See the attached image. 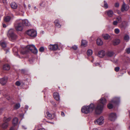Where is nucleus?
I'll use <instances>...</instances> for the list:
<instances>
[{
    "mask_svg": "<svg viewBox=\"0 0 130 130\" xmlns=\"http://www.w3.org/2000/svg\"><path fill=\"white\" fill-rule=\"evenodd\" d=\"M61 115L63 116L64 117V113L63 112H61Z\"/></svg>",
    "mask_w": 130,
    "mask_h": 130,
    "instance_id": "obj_49",
    "label": "nucleus"
},
{
    "mask_svg": "<svg viewBox=\"0 0 130 130\" xmlns=\"http://www.w3.org/2000/svg\"><path fill=\"white\" fill-rule=\"evenodd\" d=\"M120 69V68L119 67H117L115 68V70L116 72H118Z\"/></svg>",
    "mask_w": 130,
    "mask_h": 130,
    "instance_id": "obj_43",
    "label": "nucleus"
},
{
    "mask_svg": "<svg viewBox=\"0 0 130 130\" xmlns=\"http://www.w3.org/2000/svg\"><path fill=\"white\" fill-rule=\"evenodd\" d=\"M54 23L55 25L58 28L60 27L61 25L59 23V22L58 20H56L54 22Z\"/></svg>",
    "mask_w": 130,
    "mask_h": 130,
    "instance_id": "obj_24",
    "label": "nucleus"
},
{
    "mask_svg": "<svg viewBox=\"0 0 130 130\" xmlns=\"http://www.w3.org/2000/svg\"><path fill=\"white\" fill-rule=\"evenodd\" d=\"M107 15L109 17H112L113 15V12L112 10H109L106 11Z\"/></svg>",
    "mask_w": 130,
    "mask_h": 130,
    "instance_id": "obj_16",
    "label": "nucleus"
},
{
    "mask_svg": "<svg viewBox=\"0 0 130 130\" xmlns=\"http://www.w3.org/2000/svg\"><path fill=\"white\" fill-rule=\"evenodd\" d=\"M127 26V22L126 21H124L119 25V26L121 28H122L125 27Z\"/></svg>",
    "mask_w": 130,
    "mask_h": 130,
    "instance_id": "obj_15",
    "label": "nucleus"
},
{
    "mask_svg": "<svg viewBox=\"0 0 130 130\" xmlns=\"http://www.w3.org/2000/svg\"><path fill=\"white\" fill-rule=\"evenodd\" d=\"M20 104H17L15 105L14 108L15 109H17L20 107Z\"/></svg>",
    "mask_w": 130,
    "mask_h": 130,
    "instance_id": "obj_35",
    "label": "nucleus"
},
{
    "mask_svg": "<svg viewBox=\"0 0 130 130\" xmlns=\"http://www.w3.org/2000/svg\"><path fill=\"white\" fill-rule=\"evenodd\" d=\"M23 20L21 19H18L16 20L15 26L17 31H21L23 30Z\"/></svg>",
    "mask_w": 130,
    "mask_h": 130,
    "instance_id": "obj_3",
    "label": "nucleus"
},
{
    "mask_svg": "<svg viewBox=\"0 0 130 130\" xmlns=\"http://www.w3.org/2000/svg\"><path fill=\"white\" fill-rule=\"evenodd\" d=\"M52 123V124H54V123H53V122H51V123Z\"/></svg>",
    "mask_w": 130,
    "mask_h": 130,
    "instance_id": "obj_62",
    "label": "nucleus"
},
{
    "mask_svg": "<svg viewBox=\"0 0 130 130\" xmlns=\"http://www.w3.org/2000/svg\"><path fill=\"white\" fill-rule=\"evenodd\" d=\"M22 128H23L24 129H26V127H25L24 126H22Z\"/></svg>",
    "mask_w": 130,
    "mask_h": 130,
    "instance_id": "obj_53",
    "label": "nucleus"
},
{
    "mask_svg": "<svg viewBox=\"0 0 130 130\" xmlns=\"http://www.w3.org/2000/svg\"><path fill=\"white\" fill-rule=\"evenodd\" d=\"M102 36L106 40L108 39L110 37V36L108 34H103Z\"/></svg>",
    "mask_w": 130,
    "mask_h": 130,
    "instance_id": "obj_28",
    "label": "nucleus"
},
{
    "mask_svg": "<svg viewBox=\"0 0 130 130\" xmlns=\"http://www.w3.org/2000/svg\"><path fill=\"white\" fill-rule=\"evenodd\" d=\"M46 114L48 118L50 119H51L52 115L49 112H47Z\"/></svg>",
    "mask_w": 130,
    "mask_h": 130,
    "instance_id": "obj_36",
    "label": "nucleus"
},
{
    "mask_svg": "<svg viewBox=\"0 0 130 130\" xmlns=\"http://www.w3.org/2000/svg\"><path fill=\"white\" fill-rule=\"evenodd\" d=\"M0 44L3 47H5L6 46V43L4 42H0Z\"/></svg>",
    "mask_w": 130,
    "mask_h": 130,
    "instance_id": "obj_34",
    "label": "nucleus"
},
{
    "mask_svg": "<svg viewBox=\"0 0 130 130\" xmlns=\"http://www.w3.org/2000/svg\"><path fill=\"white\" fill-rule=\"evenodd\" d=\"M107 107L109 109H111L113 108V105L112 104L109 103L108 104Z\"/></svg>",
    "mask_w": 130,
    "mask_h": 130,
    "instance_id": "obj_37",
    "label": "nucleus"
},
{
    "mask_svg": "<svg viewBox=\"0 0 130 130\" xmlns=\"http://www.w3.org/2000/svg\"><path fill=\"white\" fill-rule=\"evenodd\" d=\"M38 130H46L44 128H40Z\"/></svg>",
    "mask_w": 130,
    "mask_h": 130,
    "instance_id": "obj_55",
    "label": "nucleus"
},
{
    "mask_svg": "<svg viewBox=\"0 0 130 130\" xmlns=\"http://www.w3.org/2000/svg\"><path fill=\"white\" fill-rule=\"evenodd\" d=\"M11 119L10 117L7 118L5 117L3 119V121L4 122L8 123V121H9L11 120Z\"/></svg>",
    "mask_w": 130,
    "mask_h": 130,
    "instance_id": "obj_29",
    "label": "nucleus"
},
{
    "mask_svg": "<svg viewBox=\"0 0 130 130\" xmlns=\"http://www.w3.org/2000/svg\"><path fill=\"white\" fill-rule=\"evenodd\" d=\"M31 7V5L30 4L28 5V8L29 9H30V8Z\"/></svg>",
    "mask_w": 130,
    "mask_h": 130,
    "instance_id": "obj_51",
    "label": "nucleus"
},
{
    "mask_svg": "<svg viewBox=\"0 0 130 130\" xmlns=\"http://www.w3.org/2000/svg\"><path fill=\"white\" fill-rule=\"evenodd\" d=\"M116 20L119 23H121L122 21L121 18L119 16L117 17L116 19Z\"/></svg>",
    "mask_w": 130,
    "mask_h": 130,
    "instance_id": "obj_27",
    "label": "nucleus"
},
{
    "mask_svg": "<svg viewBox=\"0 0 130 130\" xmlns=\"http://www.w3.org/2000/svg\"><path fill=\"white\" fill-rule=\"evenodd\" d=\"M36 8V7H34V9H35Z\"/></svg>",
    "mask_w": 130,
    "mask_h": 130,
    "instance_id": "obj_61",
    "label": "nucleus"
},
{
    "mask_svg": "<svg viewBox=\"0 0 130 130\" xmlns=\"http://www.w3.org/2000/svg\"><path fill=\"white\" fill-rule=\"evenodd\" d=\"M51 103L53 105H54L55 106H56V104L53 101Z\"/></svg>",
    "mask_w": 130,
    "mask_h": 130,
    "instance_id": "obj_48",
    "label": "nucleus"
},
{
    "mask_svg": "<svg viewBox=\"0 0 130 130\" xmlns=\"http://www.w3.org/2000/svg\"><path fill=\"white\" fill-rule=\"evenodd\" d=\"M128 127H129V129L130 130V123L129 124Z\"/></svg>",
    "mask_w": 130,
    "mask_h": 130,
    "instance_id": "obj_58",
    "label": "nucleus"
},
{
    "mask_svg": "<svg viewBox=\"0 0 130 130\" xmlns=\"http://www.w3.org/2000/svg\"><path fill=\"white\" fill-rule=\"evenodd\" d=\"M26 33L27 35L32 37H35L37 35L36 31L33 29L28 30Z\"/></svg>",
    "mask_w": 130,
    "mask_h": 130,
    "instance_id": "obj_6",
    "label": "nucleus"
},
{
    "mask_svg": "<svg viewBox=\"0 0 130 130\" xmlns=\"http://www.w3.org/2000/svg\"><path fill=\"white\" fill-rule=\"evenodd\" d=\"M126 52L128 54H129L130 53V48H128L126 49Z\"/></svg>",
    "mask_w": 130,
    "mask_h": 130,
    "instance_id": "obj_44",
    "label": "nucleus"
},
{
    "mask_svg": "<svg viewBox=\"0 0 130 130\" xmlns=\"http://www.w3.org/2000/svg\"><path fill=\"white\" fill-rule=\"evenodd\" d=\"M3 26L4 27H6V25L5 24H3Z\"/></svg>",
    "mask_w": 130,
    "mask_h": 130,
    "instance_id": "obj_54",
    "label": "nucleus"
},
{
    "mask_svg": "<svg viewBox=\"0 0 130 130\" xmlns=\"http://www.w3.org/2000/svg\"><path fill=\"white\" fill-rule=\"evenodd\" d=\"M87 42L85 40H82V46H86L87 45Z\"/></svg>",
    "mask_w": 130,
    "mask_h": 130,
    "instance_id": "obj_30",
    "label": "nucleus"
},
{
    "mask_svg": "<svg viewBox=\"0 0 130 130\" xmlns=\"http://www.w3.org/2000/svg\"><path fill=\"white\" fill-rule=\"evenodd\" d=\"M48 48L50 51H56L58 49V45L56 44H50L48 45Z\"/></svg>",
    "mask_w": 130,
    "mask_h": 130,
    "instance_id": "obj_8",
    "label": "nucleus"
},
{
    "mask_svg": "<svg viewBox=\"0 0 130 130\" xmlns=\"http://www.w3.org/2000/svg\"><path fill=\"white\" fill-rule=\"evenodd\" d=\"M28 108V106H25V109H27Z\"/></svg>",
    "mask_w": 130,
    "mask_h": 130,
    "instance_id": "obj_50",
    "label": "nucleus"
},
{
    "mask_svg": "<svg viewBox=\"0 0 130 130\" xmlns=\"http://www.w3.org/2000/svg\"><path fill=\"white\" fill-rule=\"evenodd\" d=\"M93 53L92 51L91 50H88L87 52V55L88 56L91 55Z\"/></svg>",
    "mask_w": 130,
    "mask_h": 130,
    "instance_id": "obj_32",
    "label": "nucleus"
},
{
    "mask_svg": "<svg viewBox=\"0 0 130 130\" xmlns=\"http://www.w3.org/2000/svg\"><path fill=\"white\" fill-rule=\"evenodd\" d=\"M104 7L105 8H107L108 7V6L106 2L104 1Z\"/></svg>",
    "mask_w": 130,
    "mask_h": 130,
    "instance_id": "obj_39",
    "label": "nucleus"
},
{
    "mask_svg": "<svg viewBox=\"0 0 130 130\" xmlns=\"http://www.w3.org/2000/svg\"><path fill=\"white\" fill-rule=\"evenodd\" d=\"M2 109H0V113L1 112H2Z\"/></svg>",
    "mask_w": 130,
    "mask_h": 130,
    "instance_id": "obj_59",
    "label": "nucleus"
},
{
    "mask_svg": "<svg viewBox=\"0 0 130 130\" xmlns=\"http://www.w3.org/2000/svg\"><path fill=\"white\" fill-rule=\"evenodd\" d=\"M8 36L12 41L15 40L17 38V35L14 33V30L13 29H10L9 30Z\"/></svg>",
    "mask_w": 130,
    "mask_h": 130,
    "instance_id": "obj_4",
    "label": "nucleus"
},
{
    "mask_svg": "<svg viewBox=\"0 0 130 130\" xmlns=\"http://www.w3.org/2000/svg\"><path fill=\"white\" fill-rule=\"evenodd\" d=\"M13 52L15 53V54H14L19 57V56L17 53V52L18 51V49L16 47H14L13 49Z\"/></svg>",
    "mask_w": 130,
    "mask_h": 130,
    "instance_id": "obj_31",
    "label": "nucleus"
},
{
    "mask_svg": "<svg viewBox=\"0 0 130 130\" xmlns=\"http://www.w3.org/2000/svg\"><path fill=\"white\" fill-rule=\"evenodd\" d=\"M22 54H25V53H22Z\"/></svg>",
    "mask_w": 130,
    "mask_h": 130,
    "instance_id": "obj_64",
    "label": "nucleus"
},
{
    "mask_svg": "<svg viewBox=\"0 0 130 130\" xmlns=\"http://www.w3.org/2000/svg\"><path fill=\"white\" fill-rule=\"evenodd\" d=\"M120 42V40L119 39H116L114 40L112 42L113 44L114 45H118Z\"/></svg>",
    "mask_w": 130,
    "mask_h": 130,
    "instance_id": "obj_18",
    "label": "nucleus"
},
{
    "mask_svg": "<svg viewBox=\"0 0 130 130\" xmlns=\"http://www.w3.org/2000/svg\"><path fill=\"white\" fill-rule=\"evenodd\" d=\"M15 84L16 85L19 86L21 85V83L19 81H17L16 82Z\"/></svg>",
    "mask_w": 130,
    "mask_h": 130,
    "instance_id": "obj_42",
    "label": "nucleus"
},
{
    "mask_svg": "<svg viewBox=\"0 0 130 130\" xmlns=\"http://www.w3.org/2000/svg\"><path fill=\"white\" fill-rule=\"evenodd\" d=\"M54 98L57 101H59L60 100V96L58 93L56 92L53 94Z\"/></svg>",
    "mask_w": 130,
    "mask_h": 130,
    "instance_id": "obj_13",
    "label": "nucleus"
},
{
    "mask_svg": "<svg viewBox=\"0 0 130 130\" xmlns=\"http://www.w3.org/2000/svg\"><path fill=\"white\" fill-rule=\"evenodd\" d=\"M129 8V6L128 5H126L124 3L122 6L121 7V11L122 12L125 11H127L128 10Z\"/></svg>",
    "mask_w": 130,
    "mask_h": 130,
    "instance_id": "obj_11",
    "label": "nucleus"
},
{
    "mask_svg": "<svg viewBox=\"0 0 130 130\" xmlns=\"http://www.w3.org/2000/svg\"><path fill=\"white\" fill-rule=\"evenodd\" d=\"M22 20L23 21V23H24L25 26H29L30 25V23L26 19Z\"/></svg>",
    "mask_w": 130,
    "mask_h": 130,
    "instance_id": "obj_19",
    "label": "nucleus"
},
{
    "mask_svg": "<svg viewBox=\"0 0 130 130\" xmlns=\"http://www.w3.org/2000/svg\"><path fill=\"white\" fill-rule=\"evenodd\" d=\"M96 43L98 45H101L103 44V42L101 39L98 38L96 41Z\"/></svg>",
    "mask_w": 130,
    "mask_h": 130,
    "instance_id": "obj_17",
    "label": "nucleus"
},
{
    "mask_svg": "<svg viewBox=\"0 0 130 130\" xmlns=\"http://www.w3.org/2000/svg\"><path fill=\"white\" fill-rule=\"evenodd\" d=\"M129 115L130 117V111H129Z\"/></svg>",
    "mask_w": 130,
    "mask_h": 130,
    "instance_id": "obj_60",
    "label": "nucleus"
},
{
    "mask_svg": "<svg viewBox=\"0 0 130 130\" xmlns=\"http://www.w3.org/2000/svg\"><path fill=\"white\" fill-rule=\"evenodd\" d=\"M8 52V51H7L6 52V53H7Z\"/></svg>",
    "mask_w": 130,
    "mask_h": 130,
    "instance_id": "obj_63",
    "label": "nucleus"
},
{
    "mask_svg": "<svg viewBox=\"0 0 130 130\" xmlns=\"http://www.w3.org/2000/svg\"><path fill=\"white\" fill-rule=\"evenodd\" d=\"M107 101L104 98H101L98 102L97 106L95 108V112L96 114L99 115L102 112L104 106L106 104Z\"/></svg>",
    "mask_w": 130,
    "mask_h": 130,
    "instance_id": "obj_1",
    "label": "nucleus"
},
{
    "mask_svg": "<svg viewBox=\"0 0 130 130\" xmlns=\"http://www.w3.org/2000/svg\"><path fill=\"white\" fill-rule=\"evenodd\" d=\"M1 126L3 129H5L8 127V123L4 122L1 125Z\"/></svg>",
    "mask_w": 130,
    "mask_h": 130,
    "instance_id": "obj_20",
    "label": "nucleus"
},
{
    "mask_svg": "<svg viewBox=\"0 0 130 130\" xmlns=\"http://www.w3.org/2000/svg\"><path fill=\"white\" fill-rule=\"evenodd\" d=\"M3 69L4 70H8L10 69V67L8 64H5L3 66Z\"/></svg>",
    "mask_w": 130,
    "mask_h": 130,
    "instance_id": "obj_25",
    "label": "nucleus"
},
{
    "mask_svg": "<svg viewBox=\"0 0 130 130\" xmlns=\"http://www.w3.org/2000/svg\"><path fill=\"white\" fill-rule=\"evenodd\" d=\"M95 107L94 105L93 104H91L89 106H83L81 109L82 112L87 114L91 112L94 109Z\"/></svg>",
    "mask_w": 130,
    "mask_h": 130,
    "instance_id": "obj_2",
    "label": "nucleus"
},
{
    "mask_svg": "<svg viewBox=\"0 0 130 130\" xmlns=\"http://www.w3.org/2000/svg\"><path fill=\"white\" fill-rule=\"evenodd\" d=\"M114 31L116 34H118L119 33L120 30L118 28H116L115 29Z\"/></svg>",
    "mask_w": 130,
    "mask_h": 130,
    "instance_id": "obj_38",
    "label": "nucleus"
},
{
    "mask_svg": "<svg viewBox=\"0 0 130 130\" xmlns=\"http://www.w3.org/2000/svg\"><path fill=\"white\" fill-rule=\"evenodd\" d=\"M26 49L30 50L34 54H37L38 52V50L35 46L33 45H28L26 47Z\"/></svg>",
    "mask_w": 130,
    "mask_h": 130,
    "instance_id": "obj_5",
    "label": "nucleus"
},
{
    "mask_svg": "<svg viewBox=\"0 0 130 130\" xmlns=\"http://www.w3.org/2000/svg\"><path fill=\"white\" fill-rule=\"evenodd\" d=\"M7 78L6 77H4L1 78L0 80V83L2 85H4L7 82Z\"/></svg>",
    "mask_w": 130,
    "mask_h": 130,
    "instance_id": "obj_12",
    "label": "nucleus"
},
{
    "mask_svg": "<svg viewBox=\"0 0 130 130\" xmlns=\"http://www.w3.org/2000/svg\"><path fill=\"white\" fill-rule=\"evenodd\" d=\"M11 19V17L9 16L5 17L4 18V20L6 22H9Z\"/></svg>",
    "mask_w": 130,
    "mask_h": 130,
    "instance_id": "obj_21",
    "label": "nucleus"
},
{
    "mask_svg": "<svg viewBox=\"0 0 130 130\" xmlns=\"http://www.w3.org/2000/svg\"><path fill=\"white\" fill-rule=\"evenodd\" d=\"M93 130H98L97 128H94Z\"/></svg>",
    "mask_w": 130,
    "mask_h": 130,
    "instance_id": "obj_56",
    "label": "nucleus"
},
{
    "mask_svg": "<svg viewBox=\"0 0 130 130\" xmlns=\"http://www.w3.org/2000/svg\"><path fill=\"white\" fill-rule=\"evenodd\" d=\"M106 54L108 56L111 57L113 55L114 53L112 51H108L107 52Z\"/></svg>",
    "mask_w": 130,
    "mask_h": 130,
    "instance_id": "obj_26",
    "label": "nucleus"
},
{
    "mask_svg": "<svg viewBox=\"0 0 130 130\" xmlns=\"http://www.w3.org/2000/svg\"><path fill=\"white\" fill-rule=\"evenodd\" d=\"M44 50V48L43 47H41L39 48V51L40 52H42Z\"/></svg>",
    "mask_w": 130,
    "mask_h": 130,
    "instance_id": "obj_41",
    "label": "nucleus"
},
{
    "mask_svg": "<svg viewBox=\"0 0 130 130\" xmlns=\"http://www.w3.org/2000/svg\"><path fill=\"white\" fill-rule=\"evenodd\" d=\"M104 118L103 117L101 116L95 121L94 123L96 124L101 125L104 123Z\"/></svg>",
    "mask_w": 130,
    "mask_h": 130,
    "instance_id": "obj_7",
    "label": "nucleus"
},
{
    "mask_svg": "<svg viewBox=\"0 0 130 130\" xmlns=\"http://www.w3.org/2000/svg\"><path fill=\"white\" fill-rule=\"evenodd\" d=\"M118 23L115 20L113 22V24L115 26H117L118 24Z\"/></svg>",
    "mask_w": 130,
    "mask_h": 130,
    "instance_id": "obj_40",
    "label": "nucleus"
},
{
    "mask_svg": "<svg viewBox=\"0 0 130 130\" xmlns=\"http://www.w3.org/2000/svg\"><path fill=\"white\" fill-rule=\"evenodd\" d=\"M115 7H119V3H116L115 4Z\"/></svg>",
    "mask_w": 130,
    "mask_h": 130,
    "instance_id": "obj_46",
    "label": "nucleus"
},
{
    "mask_svg": "<svg viewBox=\"0 0 130 130\" xmlns=\"http://www.w3.org/2000/svg\"><path fill=\"white\" fill-rule=\"evenodd\" d=\"M95 66H99V67H101V66L100 65V64L98 63H95Z\"/></svg>",
    "mask_w": 130,
    "mask_h": 130,
    "instance_id": "obj_47",
    "label": "nucleus"
},
{
    "mask_svg": "<svg viewBox=\"0 0 130 130\" xmlns=\"http://www.w3.org/2000/svg\"><path fill=\"white\" fill-rule=\"evenodd\" d=\"M72 48L74 50H76L77 48V47L76 46L74 45L72 46Z\"/></svg>",
    "mask_w": 130,
    "mask_h": 130,
    "instance_id": "obj_45",
    "label": "nucleus"
},
{
    "mask_svg": "<svg viewBox=\"0 0 130 130\" xmlns=\"http://www.w3.org/2000/svg\"><path fill=\"white\" fill-rule=\"evenodd\" d=\"M14 129V128L13 127H11L10 129V130H13Z\"/></svg>",
    "mask_w": 130,
    "mask_h": 130,
    "instance_id": "obj_52",
    "label": "nucleus"
},
{
    "mask_svg": "<svg viewBox=\"0 0 130 130\" xmlns=\"http://www.w3.org/2000/svg\"><path fill=\"white\" fill-rule=\"evenodd\" d=\"M24 8H26V5H25V4H24Z\"/></svg>",
    "mask_w": 130,
    "mask_h": 130,
    "instance_id": "obj_57",
    "label": "nucleus"
},
{
    "mask_svg": "<svg viewBox=\"0 0 130 130\" xmlns=\"http://www.w3.org/2000/svg\"><path fill=\"white\" fill-rule=\"evenodd\" d=\"M18 121V119L17 118H14L13 120L12 123L13 125L14 126L16 125Z\"/></svg>",
    "mask_w": 130,
    "mask_h": 130,
    "instance_id": "obj_23",
    "label": "nucleus"
},
{
    "mask_svg": "<svg viewBox=\"0 0 130 130\" xmlns=\"http://www.w3.org/2000/svg\"><path fill=\"white\" fill-rule=\"evenodd\" d=\"M120 102V97H115L114 98L111 100V102L112 103L117 104H119Z\"/></svg>",
    "mask_w": 130,
    "mask_h": 130,
    "instance_id": "obj_10",
    "label": "nucleus"
},
{
    "mask_svg": "<svg viewBox=\"0 0 130 130\" xmlns=\"http://www.w3.org/2000/svg\"><path fill=\"white\" fill-rule=\"evenodd\" d=\"M105 52L104 51L102 50L99 52L98 55L100 57H102L105 56Z\"/></svg>",
    "mask_w": 130,
    "mask_h": 130,
    "instance_id": "obj_14",
    "label": "nucleus"
},
{
    "mask_svg": "<svg viewBox=\"0 0 130 130\" xmlns=\"http://www.w3.org/2000/svg\"><path fill=\"white\" fill-rule=\"evenodd\" d=\"M117 118L116 115L115 113H111L109 116V120L111 121H114Z\"/></svg>",
    "mask_w": 130,
    "mask_h": 130,
    "instance_id": "obj_9",
    "label": "nucleus"
},
{
    "mask_svg": "<svg viewBox=\"0 0 130 130\" xmlns=\"http://www.w3.org/2000/svg\"><path fill=\"white\" fill-rule=\"evenodd\" d=\"M124 39L125 41H128L129 39V36L127 35H126L125 36Z\"/></svg>",
    "mask_w": 130,
    "mask_h": 130,
    "instance_id": "obj_33",
    "label": "nucleus"
},
{
    "mask_svg": "<svg viewBox=\"0 0 130 130\" xmlns=\"http://www.w3.org/2000/svg\"><path fill=\"white\" fill-rule=\"evenodd\" d=\"M11 6L12 8L13 9H15L17 7V5L14 2H12L11 3Z\"/></svg>",
    "mask_w": 130,
    "mask_h": 130,
    "instance_id": "obj_22",
    "label": "nucleus"
}]
</instances>
